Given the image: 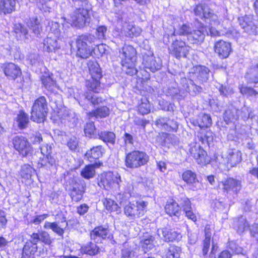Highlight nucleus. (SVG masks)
<instances>
[{"label": "nucleus", "instance_id": "nucleus-52", "mask_svg": "<svg viewBox=\"0 0 258 258\" xmlns=\"http://www.w3.org/2000/svg\"><path fill=\"white\" fill-rule=\"evenodd\" d=\"M17 119L20 128H24L27 126L29 122V118L26 114H19Z\"/></svg>", "mask_w": 258, "mask_h": 258}, {"label": "nucleus", "instance_id": "nucleus-13", "mask_svg": "<svg viewBox=\"0 0 258 258\" xmlns=\"http://www.w3.org/2000/svg\"><path fill=\"white\" fill-rule=\"evenodd\" d=\"M223 191L226 194H237L241 189V182L233 178H228L222 182Z\"/></svg>", "mask_w": 258, "mask_h": 258}, {"label": "nucleus", "instance_id": "nucleus-48", "mask_svg": "<svg viewBox=\"0 0 258 258\" xmlns=\"http://www.w3.org/2000/svg\"><path fill=\"white\" fill-rule=\"evenodd\" d=\"M96 128L93 121L87 122L84 128V133L86 136L92 137L95 135Z\"/></svg>", "mask_w": 258, "mask_h": 258}, {"label": "nucleus", "instance_id": "nucleus-18", "mask_svg": "<svg viewBox=\"0 0 258 258\" xmlns=\"http://www.w3.org/2000/svg\"><path fill=\"white\" fill-rule=\"evenodd\" d=\"M85 187L86 183L83 180L76 182L73 184L70 192V196L73 201L77 202L82 200Z\"/></svg>", "mask_w": 258, "mask_h": 258}, {"label": "nucleus", "instance_id": "nucleus-39", "mask_svg": "<svg viewBox=\"0 0 258 258\" xmlns=\"http://www.w3.org/2000/svg\"><path fill=\"white\" fill-rule=\"evenodd\" d=\"M182 179L189 184H195L196 185L199 183L196 173L191 170L185 171L182 174Z\"/></svg>", "mask_w": 258, "mask_h": 258}, {"label": "nucleus", "instance_id": "nucleus-4", "mask_svg": "<svg viewBox=\"0 0 258 258\" xmlns=\"http://www.w3.org/2000/svg\"><path fill=\"white\" fill-rule=\"evenodd\" d=\"M149 161V156L144 152L135 150L126 154L124 164L126 167L135 169L146 165Z\"/></svg>", "mask_w": 258, "mask_h": 258}, {"label": "nucleus", "instance_id": "nucleus-6", "mask_svg": "<svg viewBox=\"0 0 258 258\" xmlns=\"http://www.w3.org/2000/svg\"><path fill=\"white\" fill-rule=\"evenodd\" d=\"M147 203L143 201L130 203L124 207V214L130 219L138 218L144 215Z\"/></svg>", "mask_w": 258, "mask_h": 258}, {"label": "nucleus", "instance_id": "nucleus-21", "mask_svg": "<svg viewBox=\"0 0 258 258\" xmlns=\"http://www.w3.org/2000/svg\"><path fill=\"white\" fill-rule=\"evenodd\" d=\"M5 75L9 79L15 80L21 75L19 67L13 63H7L2 67Z\"/></svg>", "mask_w": 258, "mask_h": 258}, {"label": "nucleus", "instance_id": "nucleus-57", "mask_svg": "<svg viewBox=\"0 0 258 258\" xmlns=\"http://www.w3.org/2000/svg\"><path fill=\"white\" fill-rule=\"evenodd\" d=\"M67 146L71 150L75 151L78 146V141L75 137L70 138L67 142Z\"/></svg>", "mask_w": 258, "mask_h": 258}, {"label": "nucleus", "instance_id": "nucleus-15", "mask_svg": "<svg viewBox=\"0 0 258 258\" xmlns=\"http://www.w3.org/2000/svg\"><path fill=\"white\" fill-rule=\"evenodd\" d=\"M214 50L220 58H227L232 51L231 44L223 40H218L215 43Z\"/></svg>", "mask_w": 258, "mask_h": 258}, {"label": "nucleus", "instance_id": "nucleus-23", "mask_svg": "<svg viewBox=\"0 0 258 258\" xmlns=\"http://www.w3.org/2000/svg\"><path fill=\"white\" fill-rule=\"evenodd\" d=\"M144 60L146 67L153 72L159 70L161 68L162 63L159 58L155 59L153 55L147 56L144 57Z\"/></svg>", "mask_w": 258, "mask_h": 258}, {"label": "nucleus", "instance_id": "nucleus-58", "mask_svg": "<svg viewBox=\"0 0 258 258\" xmlns=\"http://www.w3.org/2000/svg\"><path fill=\"white\" fill-rule=\"evenodd\" d=\"M201 118L202 126L208 127L212 124V119L209 114H202Z\"/></svg>", "mask_w": 258, "mask_h": 258}, {"label": "nucleus", "instance_id": "nucleus-14", "mask_svg": "<svg viewBox=\"0 0 258 258\" xmlns=\"http://www.w3.org/2000/svg\"><path fill=\"white\" fill-rule=\"evenodd\" d=\"M89 73L94 81L92 90L96 89L100 84L99 80L101 78L102 71L99 64L94 60H89L88 62Z\"/></svg>", "mask_w": 258, "mask_h": 258}, {"label": "nucleus", "instance_id": "nucleus-10", "mask_svg": "<svg viewBox=\"0 0 258 258\" xmlns=\"http://www.w3.org/2000/svg\"><path fill=\"white\" fill-rule=\"evenodd\" d=\"M239 25L245 32L249 35L258 34L257 22L254 21L251 16H245L238 18Z\"/></svg>", "mask_w": 258, "mask_h": 258}, {"label": "nucleus", "instance_id": "nucleus-20", "mask_svg": "<svg viewBox=\"0 0 258 258\" xmlns=\"http://www.w3.org/2000/svg\"><path fill=\"white\" fill-rule=\"evenodd\" d=\"M109 232L108 228L99 226L94 228L90 233V237L96 243H101L105 239Z\"/></svg>", "mask_w": 258, "mask_h": 258}, {"label": "nucleus", "instance_id": "nucleus-7", "mask_svg": "<svg viewBox=\"0 0 258 258\" xmlns=\"http://www.w3.org/2000/svg\"><path fill=\"white\" fill-rule=\"evenodd\" d=\"M121 181L120 177L114 175L111 172H107L102 174L98 179V185L106 190L119 187Z\"/></svg>", "mask_w": 258, "mask_h": 258}, {"label": "nucleus", "instance_id": "nucleus-19", "mask_svg": "<svg viewBox=\"0 0 258 258\" xmlns=\"http://www.w3.org/2000/svg\"><path fill=\"white\" fill-rule=\"evenodd\" d=\"M58 40V37H54L52 34H48L43 41V50L50 52L59 49L60 44Z\"/></svg>", "mask_w": 258, "mask_h": 258}, {"label": "nucleus", "instance_id": "nucleus-61", "mask_svg": "<svg viewBox=\"0 0 258 258\" xmlns=\"http://www.w3.org/2000/svg\"><path fill=\"white\" fill-rule=\"evenodd\" d=\"M46 116L44 114H31V119L34 122L40 123L43 122Z\"/></svg>", "mask_w": 258, "mask_h": 258}, {"label": "nucleus", "instance_id": "nucleus-25", "mask_svg": "<svg viewBox=\"0 0 258 258\" xmlns=\"http://www.w3.org/2000/svg\"><path fill=\"white\" fill-rule=\"evenodd\" d=\"M122 30L125 35L130 38L138 36L142 31L140 27L126 22L123 24Z\"/></svg>", "mask_w": 258, "mask_h": 258}, {"label": "nucleus", "instance_id": "nucleus-38", "mask_svg": "<svg viewBox=\"0 0 258 258\" xmlns=\"http://www.w3.org/2000/svg\"><path fill=\"white\" fill-rule=\"evenodd\" d=\"M179 248L174 245H169L165 249V254L163 258H179Z\"/></svg>", "mask_w": 258, "mask_h": 258}, {"label": "nucleus", "instance_id": "nucleus-63", "mask_svg": "<svg viewBox=\"0 0 258 258\" xmlns=\"http://www.w3.org/2000/svg\"><path fill=\"white\" fill-rule=\"evenodd\" d=\"M240 90L242 94L249 96L256 95L257 94V92L251 88L242 87Z\"/></svg>", "mask_w": 258, "mask_h": 258}, {"label": "nucleus", "instance_id": "nucleus-50", "mask_svg": "<svg viewBox=\"0 0 258 258\" xmlns=\"http://www.w3.org/2000/svg\"><path fill=\"white\" fill-rule=\"evenodd\" d=\"M50 32L54 37H59L60 36V25L56 22L52 21L49 23Z\"/></svg>", "mask_w": 258, "mask_h": 258}, {"label": "nucleus", "instance_id": "nucleus-9", "mask_svg": "<svg viewBox=\"0 0 258 258\" xmlns=\"http://www.w3.org/2000/svg\"><path fill=\"white\" fill-rule=\"evenodd\" d=\"M15 149L23 156L32 155V148L28 140L22 136H16L13 139Z\"/></svg>", "mask_w": 258, "mask_h": 258}, {"label": "nucleus", "instance_id": "nucleus-34", "mask_svg": "<svg viewBox=\"0 0 258 258\" xmlns=\"http://www.w3.org/2000/svg\"><path fill=\"white\" fill-rule=\"evenodd\" d=\"M38 250L37 243L34 242L33 238L30 236L29 239L26 242L24 246L23 251L29 254L34 256L35 253Z\"/></svg>", "mask_w": 258, "mask_h": 258}, {"label": "nucleus", "instance_id": "nucleus-1", "mask_svg": "<svg viewBox=\"0 0 258 258\" xmlns=\"http://www.w3.org/2000/svg\"><path fill=\"white\" fill-rule=\"evenodd\" d=\"M119 52V56L122 59L121 61L122 70L130 76L136 75L137 73V70L135 67V62L137 58L135 48L131 45H125Z\"/></svg>", "mask_w": 258, "mask_h": 258}, {"label": "nucleus", "instance_id": "nucleus-59", "mask_svg": "<svg viewBox=\"0 0 258 258\" xmlns=\"http://www.w3.org/2000/svg\"><path fill=\"white\" fill-rule=\"evenodd\" d=\"M8 220L6 214L3 210H0V229H5L7 225Z\"/></svg>", "mask_w": 258, "mask_h": 258}, {"label": "nucleus", "instance_id": "nucleus-56", "mask_svg": "<svg viewBox=\"0 0 258 258\" xmlns=\"http://www.w3.org/2000/svg\"><path fill=\"white\" fill-rule=\"evenodd\" d=\"M107 31V28L105 26H100L96 29V34L97 37H95L97 40L98 39H103L105 37V34Z\"/></svg>", "mask_w": 258, "mask_h": 258}, {"label": "nucleus", "instance_id": "nucleus-29", "mask_svg": "<svg viewBox=\"0 0 258 258\" xmlns=\"http://www.w3.org/2000/svg\"><path fill=\"white\" fill-rule=\"evenodd\" d=\"M30 236L34 242L37 243L39 241L46 245H50L52 243V239L49 234L45 231H41L37 233H33Z\"/></svg>", "mask_w": 258, "mask_h": 258}, {"label": "nucleus", "instance_id": "nucleus-2", "mask_svg": "<svg viewBox=\"0 0 258 258\" xmlns=\"http://www.w3.org/2000/svg\"><path fill=\"white\" fill-rule=\"evenodd\" d=\"M97 42V39L92 34H85L79 36L76 40L77 55L82 58H87L91 55L93 45Z\"/></svg>", "mask_w": 258, "mask_h": 258}, {"label": "nucleus", "instance_id": "nucleus-32", "mask_svg": "<svg viewBox=\"0 0 258 258\" xmlns=\"http://www.w3.org/2000/svg\"><path fill=\"white\" fill-rule=\"evenodd\" d=\"M154 241L155 238L152 235L148 233L144 234L140 240V243L145 252L155 246Z\"/></svg>", "mask_w": 258, "mask_h": 258}, {"label": "nucleus", "instance_id": "nucleus-46", "mask_svg": "<svg viewBox=\"0 0 258 258\" xmlns=\"http://www.w3.org/2000/svg\"><path fill=\"white\" fill-rule=\"evenodd\" d=\"M14 32L17 35V37H25L27 38L28 30L20 23L16 24L14 26Z\"/></svg>", "mask_w": 258, "mask_h": 258}, {"label": "nucleus", "instance_id": "nucleus-27", "mask_svg": "<svg viewBox=\"0 0 258 258\" xmlns=\"http://www.w3.org/2000/svg\"><path fill=\"white\" fill-rule=\"evenodd\" d=\"M103 151L104 149L102 146H97L88 150L85 156L90 162H93L102 156Z\"/></svg>", "mask_w": 258, "mask_h": 258}, {"label": "nucleus", "instance_id": "nucleus-42", "mask_svg": "<svg viewBox=\"0 0 258 258\" xmlns=\"http://www.w3.org/2000/svg\"><path fill=\"white\" fill-rule=\"evenodd\" d=\"M99 138L106 143L114 144L115 141V135L111 132H101L98 134Z\"/></svg>", "mask_w": 258, "mask_h": 258}, {"label": "nucleus", "instance_id": "nucleus-11", "mask_svg": "<svg viewBox=\"0 0 258 258\" xmlns=\"http://www.w3.org/2000/svg\"><path fill=\"white\" fill-rule=\"evenodd\" d=\"M189 152L199 164L205 165L209 161L206 152L197 143L190 145Z\"/></svg>", "mask_w": 258, "mask_h": 258}, {"label": "nucleus", "instance_id": "nucleus-16", "mask_svg": "<svg viewBox=\"0 0 258 258\" xmlns=\"http://www.w3.org/2000/svg\"><path fill=\"white\" fill-rule=\"evenodd\" d=\"M158 236L166 242L173 241L178 239L181 236L177 231L166 227L159 228L157 231Z\"/></svg>", "mask_w": 258, "mask_h": 258}, {"label": "nucleus", "instance_id": "nucleus-44", "mask_svg": "<svg viewBox=\"0 0 258 258\" xmlns=\"http://www.w3.org/2000/svg\"><path fill=\"white\" fill-rule=\"evenodd\" d=\"M34 172V169L30 165L24 164L22 166L20 174L23 178L29 179Z\"/></svg>", "mask_w": 258, "mask_h": 258}, {"label": "nucleus", "instance_id": "nucleus-31", "mask_svg": "<svg viewBox=\"0 0 258 258\" xmlns=\"http://www.w3.org/2000/svg\"><path fill=\"white\" fill-rule=\"evenodd\" d=\"M101 165H102V163L96 162L94 164L86 165L85 168L82 169L81 175L86 179L93 178L96 174L95 168L99 167Z\"/></svg>", "mask_w": 258, "mask_h": 258}, {"label": "nucleus", "instance_id": "nucleus-53", "mask_svg": "<svg viewBox=\"0 0 258 258\" xmlns=\"http://www.w3.org/2000/svg\"><path fill=\"white\" fill-rule=\"evenodd\" d=\"M191 32V28L188 25L183 24L179 27L176 33L179 35H186L188 37V35Z\"/></svg>", "mask_w": 258, "mask_h": 258}, {"label": "nucleus", "instance_id": "nucleus-41", "mask_svg": "<svg viewBox=\"0 0 258 258\" xmlns=\"http://www.w3.org/2000/svg\"><path fill=\"white\" fill-rule=\"evenodd\" d=\"M186 91L189 94L193 96L198 95L202 92L203 89L202 87L197 85L192 80H189L187 83V86L185 88Z\"/></svg>", "mask_w": 258, "mask_h": 258}, {"label": "nucleus", "instance_id": "nucleus-62", "mask_svg": "<svg viewBox=\"0 0 258 258\" xmlns=\"http://www.w3.org/2000/svg\"><path fill=\"white\" fill-rule=\"evenodd\" d=\"M95 45L97 46V47L94 48L93 51L94 53L97 56H102L105 53L106 50L105 46L103 44L97 45V43Z\"/></svg>", "mask_w": 258, "mask_h": 258}, {"label": "nucleus", "instance_id": "nucleus-24", "mask_svg": "<svg viewBox=\"0 0 258 258\" xmlns=\"http://www.w3.org/2000/svg\"><path fill=\"white\" fill-rule=\"evenodd\" d=\"M205 28L203 26L200 29L191 31L188 36V41L192 44H200L205 38Z\"/></svg>", "mask_w": 258, "mask_h": 258}, {"label": "nucleus", "instance_id": "nucleus-43", "mask_svg": "<svg viewBox=\"0 0 258 258\" xmlns=\"http://www.w3.org/2000/svg\"><path fill=\"white\" fill-rule=\"evenodd\" d=\"M103 204L107 210L111 212L115 211L117 213H120V207L113 200L110 199H106Z\"/></svg>", "mask_w": 258, "mask_h": 258}, {"label": "nucleus", "instance_id": "nucleus-8", "mask_svg": "<svg viewBox=\"0 0 258 258\" xmlns=\"http://www.w3.org/2000/svg\"><path fill=\"white\" fill-rule=\"evenodd\" d=\"M170 53L177 59L185 58L190 50V47L179 40L174 41L169 48Z\"/></svg>", "mask_w": 258, "mask_h": 258}, {"label": "nucleus", "instance_id": "nucleus-40", "mask_svg": "<svg viewBox=\"0 0 258 258\" xmlns=\"http://www.w3.org/2000/svg\"><path fill=\"white\" fill-rule=\"evenodd\" d=\"M246 78L252 83H258V64L250 67L246 74Z\"/></svg>", "mask_w": 258, "mask_h": 258}, {"label": "nucleus", "instance_id": "nucleus-22", "mask_svg": "<svg viewBox=\"0 0 258 258\" xmlns=\"http://www.w3.org/2000/svg\"><path fill=\"white\" fill-rule=\"evenodd\" d=\"M194 74H196L197 79L202 83L206 82L209 76V69L202 66H197L193 68Z\"/></svg>", "mask_w": 258, "mask_h": 258}, {"label": "nucleus", "instance_id": "nucleus-33", "mask_svg": "<svg viewBox=\"0 0 258 258\" xmlns=\"http://www.w3.org/2000/svg\"><path fill=\"white\" fill-rule=\"evenodd\" d=\"M99 247L96 244L89 242L82 246L80 251L83 254L95 255L99 252Z\"/></svg>", "mask_w": 258, "mask_h": 258}, {"label": "nucleus", "instance_id": "nucleus-47", "mask_svg": "<svg viewBox=\"0 0 258 258\" xmlns=\"http://www.w3.org/2000/svg\"><path fill=\"white\" fill-rule=\"evenodd\" d=\"M168 94L171 96L173 99L180 100L185 97L184 93H180V91L178 88L171 87L168 89Z\"/></svg>", "mask_w": 258, "mask_h": 258}, {"label": "nucleus", "instance_id": "nucleus-28", "mask_svg": "<svg viewBox=\"0 0 258 258\" xmlns=\"http://www.w3.org/2000/svg\"><path fill=\"white\" fill-rule=\"evenodd\" d=\"M48 108L46 99L41 96L37 99L32 106L31 113H47Z\"/></svg>", "mask_w": 258, "mask_h": 258}, {"label": "nucleus", "instance_id": "nucleus-35", "mask_svg": "<svg viewBox=\"0 0 258 258\" xmlns=\"http://www.w3.org/2000/svg\"><path fill=\"white\" fill-rule=\"evenodd\" d=\"M166 213L172 216V215L178 216L179 214V207L178 204L174 201L168 202L165 206Z\"/></svg>", "mask_w": 258, "mask_h": 258}, {"label": "nucleus", "instance_id": "nucleus-5", "mask_svg": "<svg viewBox=\"0 0 258 258\" xmlns=\"http://www.w3.org/2000/svg\"><path fill=\"white\" fill-rule=\"evenodd\" d=\"M193 11L195 15L200 18L209 20L212 25L215 26L220 24L218 16L207 5H197L194 7Z\"/></svg>", "mask_w": 258, "mask_h": 258}, {"label": "nucleus", "instance_id": "nucleus-49", "mask_svg": "<svg viewBox=\"0 0 258 258\" xmlns=\"http://www.w3.org/2000/svg\"><path fill=\"white\" fill-rule=\"evenodd\" d=\"M121 255L122 257L123 258H130L134 255L133 248L127 242L124 243L123 245V248L121 250Z\"/></svg>", "mask_w": 258, "mask_h": 258}, {"label": "nucleus", "instance_id": "nucleus-30", "mask_svg": "<svg viewBox=\"0 0 258 258\" xmlns=\"http://www.w3.org/2000/svg\"><path fill=\"white\" fill-rule=\"evenodd\" d=\"M16 0H0V14L11 13L15 10Z\"/></svg>", "mask_w": 258, "mask_h": 258}, {"label": "nucleus", "instance_id": "nucleus-12", "mask_svg": "<svg viewBox=\"0 0 258 258\" xmlns=\"http://www.w3.org/2000/svg\"><path fill=\"white\" fill-rule=\"evenodd\" d=\"M41 153L44 156V158L41 162L38 163L40 167L47 166L48 163L50 166H55L56 164V159L52 155V146L48 144H45L40 147Z\"/></svg>", "mask_w": 258, "mask_h": 258}, {"label": "nucleus", "instance_id": "nucleus-64", "mask_svg": "<svg viewBox=\"0 0 258 258\" xmlns=\"http://www.w3.org/2000/svg\"><path fill=\"white\" fill-rule=\"evenodd\" d=\"M165 130L168 131H176L178 128V125L175 121L167 120L166 122Z\"/></svg>", "mask_w": 258, "mask_h": 258}, {"label": "nucleus", "instance_id": "nucleus-60", "mask_svg": "<svg viewBox=\"0 0 258 258\" xmlns=\"http://www.w3.org/2000/svg\"><path fill=\"white\" fill-rule=\"evenodd\" d=\"M229 249L236 254L242 253L243 249L242 247L239 246L236 243L234 242H231L229 245Z\"/></svg>", "mask_w": 258, "mask_h": 258}, {"label": "nucleus", "instance_id": "nucleus-55", "mask_svg": "<svg viewBox=\"0 0 258 258\" xmlns=\"http://www.w3.org/2000/svg\"><path fill=\"white\" fill-rule=\"evenodd\" d=\"M42 83L48 90H51L54 84L53 80L49 77H43L41 79Z\"/></svg>", "mask_w": 258, "mask_h": 258}, {"label": "nucleus", "instance_id": "nucleus-37", "mask_svg": "<svg viewBox=\"0 0 258 258\" xmlns=\"http://www.w3.org/2000/svg\"><path fill=\"white\" fill-rule=\"evenodd\" d=\"M163 139L162 145L164 146L170 148L172 145H175L178 143L179 139L174 135L162 134L161 139Z\"/></svg>", "mask_w": 258, "mask_h": 258}, {"label": "nucleus", "instance_id": "nucleus-3", "mask_svg": "<svg viewBox=\"0 0 258 258\" xmlns=\"http://www.w3.org/2000/svg\"><path fill=\"white\" fill-rule=\"evenodd\" d=\"M87 3L83 2L82 7L76 8L70 15L67 22L72 26L76 27L82 28L85 26L86 23L90 22V15L89 13V7Z\"/></svg>", "mask_w": 258, "mask_h": 258}, {"label": "nucleus", "instance_id": "nucleus-17", "mask_svg": "<svg viewBox=\"0 0 258 258\" xmlns=\"http://www.w3.org/2000/svg\"><path fill=\"white\" fill-rule=\"evenodd\" d=\"M68 226V223L66 220V218L62 217L60 223L57 222H45L44 225L45 229H50L54 233H56L60 236H62L64 233V228Z\"/></svg>", "mask_w": 258, "mask_h": 258}, {"label": "nucleus", "instance_id": "nucleus-51", "mask_svg": "<svg viewBox=\"0 0 258 258\" xmlns=\"http://www.w3.org/2000/svg\"><path fill=\"white\" fill-rule=\"evenodd\" d=\"M237 232L238 233H243L246 229L248 227V224L245 217L241 216L237 221Z\"/></svg>", "mask_w": 258, "mask_h": 258}, {"label": "nucleus", "instance_id": "nucleus-26", "mask_svg": "<svg viewBox=\"0 0 258 258\" xmlns=\"http://www.w3.org/2000/svg\"><path fill=\"white\" fill-rule=\"evenodd\" d=\"M227 163L231 167H235L242 160V153L238 150H232L229 152L227 157Z\"/></svg>", "mask_w": 258, "mask_h": 258}, {"label": "nucleus", "instance_id": "nucleus-45", "mask_svg": "<svg viewBox=\"0 0 258 258\" xmlns=\"http://www.w3.org/2000/svg\"><path fill=\"white\" fill-rule=\"evenodd\" d=\"M85 96V98L93 105L98 104L102 102V99L98 97L93 91L86 92Z\"/></svg>", "mask_w": 258, "mask_h": 258}, {"label": "nucleus", "instance_id": "nucleus-36", "mask_svg": "<svg viewBox=\"0 0 258 258\" xmlns=\"http://www.w3.org/2000/svg\"><path fill=\"white\" fill-rule=\"evenodd\" d=\"M28 26L32 30L33 33L39 35L42 31V27L40 26V22L36 17L30 18L27 22Z\"/></svg>", "mask_w": 258, "mask_h": 258}, {"label": "nucleus", "instance_id": "nucleus-54", "mask_svg": "<svg viewBox=\"0 0 258 258\" xmlns=\"http://www.w3.org/2000/svg\"><path fill=\"white\" fill-rule=\"evenodd\" d=\"M180 205L184 212L192 208L190 201L186 197H183L180 199Z\"/></svg>", "mask_w": 258, "mask_h": 258}]
</instances>
